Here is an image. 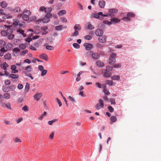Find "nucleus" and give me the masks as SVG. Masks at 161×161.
Returning a JSON list of instances; mask_svg holds the SVG:
<instances>
[{
	"instance_id": "f257e3e1",
	"label": "nucleus",
	"mask_w": 161,
	"mask_h": 161,
	"mask_svg": "<svg viewBox=\"0 0 161 161\" xmlns=\"http://www.w3.org/2000/svg\"><path fill=\"white\" fill-rule=\"evenodd\" d=\"M31 14V12L28 10H24L22 14L19 15L20 17H22L23 19L25 21H28L30 19V15Z\"/></svg>"
},
{
	"instance_id": "f03ea898",
	"label": "nucleus",
	"mask_w": 161,
	"mask_h": 161,
	"mask_svg": "<svg viewBox=\"0 0 161 161\" xmlns=\"http://www.w3.org/2000/svg\"><path fill=\"white\" fill-rule=\"evenodd\" d=\"M135 17V14L133 13L129 12L127 13L126 16L122 18V20L125 21H130V18H133Z\"/></svg>"
},
{
	"instance_id": "7ed1b4c3",
	"label": "nucleus",
	"mask_w": 161,
	"mask_h": 161,
	"mask_svg": "<svg viewBox=\"0 0 161 161\" xmlns=\"http://www.w3.org/2000/svg\"><path fill=\"white\" fill-rule=\"evenodd\" d=\"M103 13L99 12L98 13H94L91 15L92 18H95L100 19H102Z\"/></svg>"
},
{
	"instance_id": "20e7f679",
	"label": "nucleus",
	"mask_w": 161,
	"mask_h": 161,
	"mask_svg": "<svg viewBox=\"0 0 161 161\" xmlns=\"http://www.w3.org/2000/svg\"><path fill=\"white\" fill-rule=\"evenodd\" d=\"M116 54L114 53H112L110 55L109 58V63L110 65H112L114 64V63L115 62V57Z\"/></svg>"
},
{
	"instance_id": "39448f33",
	"label": "nucleus",
	"mask_w": 161,
	"mask_h": 161,
	"mask_svg": "<svg viewBox=\"0 0 161 161\" xmlns=\"http://www.w3.org/2000/svg\"><path fill=\"white\" fill-rule=\"evenodd\" d=\"M52 16V14H47L44 18L42 19V22L44 23H48L50 20V18Z\"/></svg>"
},
{
	"instance_id": "423d86ee",
	"label": "nucleus",
	"mask_w": 161,
	"mask_h": 161,
	"mask_svg": "<svg viewBox=\"0 0 161 161\" xmlns=\"http://www.w3.org/2000/svg\"><path fill=\"white\" fill-rule=\"evenodd\" d=\"M104 107L103 102L102 99H100L98 103L95 106V108L97 110H99Z\"/></svg>"
},
{
	"instance_id": "0eeeda50",
	"label": "nucleus",
	"mask_w": 161,
	"mask_h": 161,
	"mask_svg": "<svg viewBox=\"0 0 161 161\" xmlns=\"http://www.w3.org/2000/svg\"><path fill=\"white\" fill-rule=\"evenodd\" d=\"M120 19H118L116 18H113L110 21H105L107 22L108 24L109 25L112 24H115L116 23H118L120 21Z\"/></svg>"
},
{
	"instance_id": "6e6552de",
	"label": "nucleus",
	"mask_w": 161,
	"mask_h": 161,
	"mask_svg": "<svg viewBox=\"0 0 161 161\" xmlns=\"http://www.w3.org/2000/svg\"><path fill=\"white\" fill-rule=\"evenodd\" d=\"M4 28L5 29L7 28V32H8V35L11 34L13 32V30L11 28V27L10 26L5 25H4Z\"/></svg>"
},
{
	"instance_id": "1a4fd4ad",
	"label": "nucleus",
	"mask_w": 161,
	"mask_h": 161,
	"mask_svg": "<svg viewBox=\"0 0 161 161\" xmlns=\"http://www.w3.org/2000/svg\"><path fill=\"white\" fill-rule=\"evenodd\" d=\"M106 36L105 35H101L99 37L98 40L100 42L104 43L106 41Z\"/></svg>"
},
{
	"instance_id": "9d476101",
	"label": "nucleus",
	"mask_w": 161,
	"mask_h": 161,
	"mask_svg": "<svg viewBox=\"0 0 161 161\" xmlns=\"http://www.w3.org/2000/svg\"><path fill=\"white\" fill-rule=\"evenodd\" d=\"M30 20L35 21L36 24H39L41 22V20L40 19H37V18L35 16L31 17L30 18Z\"/></svg>"
},
{
	"instance_id": "9b49d317",
	"label": "nucleus",
	"mask_w": 161,
	"mask_h": 161,
	"mask_svg": "<svg viewBox=\"0 0 161 161\" xmlns=\"http://www.w3.org/2000/svg\"><path fill=\"white\" fill-rule=\"evenodd\" d=\"M84 46L85 47V48L87 50H91L93 47L92 45V44L89 43H85L84 44Z\"/></svg>"
},
{
	"instance_id": "f8f14e48",
	"label": "nucleus",
	"mask_w": 161,
	"mask_h": 161,
	"mask_svg": "<svg viewBox=\"0 0 161 161\" xmlns=\"http://www.w3.org/2000/svg\"><path fill=\"white\" fill-rule=\"evenodd\" d=\"M42 96V93H40L34 95L33 96L34 99L36 101H39Z\"/></svg>"
},
{
	"instance_id": "ddd939ff",
	"label": "nucleus",
	"mask_w": 161,
	"mask_h": 161,
	"mask_svg": "<svg viewBox=\"0 0 161 161\" xmlns=\"http://www.w3.org/2000/svg\"><path fill=\"white\" fill-rule=\"evenodd\" d=\"M103 33V31L101 29H97L95 31V34L96 35L99 36H100L101 35H102Z\"/></svg>"
},
{
	"instance_id": "4468645a",
	"label": "nucleus",
	"mask_w": 161,
	"mask_h": 161,
	"mask_svg": "<svg viewBox=\"0 0 161 161\" xmlns=\"http://www.w3.org/2000/svg\"><path fill=\"white\" fill-rule=\"evenodd\" d=\"M10 77L12 79H14L13 81H16L17 79L19 78V75H15L13 74H10L9 75Z\"/></svg>"
},
{
	"instance_id": "2eb2a0df",
	"label": "nucleus",
	"mask_w": 161,
	"mask_h": 161,
	"mask_svg": "<svg viewBox=\"0 0 161 161\" xmlns=\"http://www.w3.org/2000/svg\"><path fill=\"white\" fill-rule=\"evenodd\" d=\"M41 30L43 31L42 34L43 35H46L47 33V30L48 29V27L47 26H43L41 27Z\"/></svg>"
},
{
	"instance_id": "dca6fc26",
	"label": "nucleus",
	"mask_w": 161,
	"mask_h": 161,
	"mask_svg": "<svg viewBox=\"0 0 161 161\" xmlns=\"http://www.w3.org/2000/svg\"><path fill=\"white\" fill-rule=\"evenodd\" d=\"M11 69L12 73H16L18 72V70L16 69V67L14 65H11Z\"/></svg>"
},
{
	"instance_id": "f3484780",
	"label": "nucleus",
	"mask_w": 161,
	"mask_h": 161,
	"mask_svg": "<svg viewBox=\"0 0 161 161\" xmlns=\"http://www.w3.org/2000/svg\"><path fill=\"white\" fill-rule=\"evenodd\" d=\"M99 6L100 8H103L105 5V2L104 1H100L99 2Z\"/></svg>"
},
{
	"instance_id": "a211bd4d",
	"label": "nucleus",
	"mask_w": 161,
	"mask_h": 161,
	"mask_svg": "<svg viewBox=\"0 0 161 161\" xmlns=\"http://www.w3.org/2000/svg\"><path fill=\"white\" fill-rule=\"evenodd\" d=\"M112 75L111 72L108 71H105L103 72V75L105 77H110Z\"/></svg>"
},
{
	"instance_id": "6ab92c4d",
	"label": "nucleus",
	"mask_w": 161,
	"mask_h": 161,
	"mask_svg": "<svg viewBox=\"0 0 161 161\" xmlns=\"http://www.w3.org/2000/svg\"><path fill=\"white\" fill-rule=\"evenodd\" d=\"M39 58L41 59H43L46 60H47L48 59L47 56V55L45 53H43L40 55Z\"/></svg>"
},
{
	"instance_id": "aec40b11",
	"label": "nucleus",
	"mask_w": 161,
	"mask_h": 161,
	"mask_svg": "<svg viewBox=\"0 0 161 161\" xmlns=\"http://www.w3.org/2000/svg\"><path fill=\"white\" fill-rule=\"evenodd\" d=\"M96 64L99 67H103L104 66V63L100 61L96 62Z\"/></svg>"
},
{
	"instance_id": "412c9836",
	"label": "nucleus",
	"mask_w": 161,
	"mask_h": 161,
	"mask_svg": "<svg viewBox=\"0 0 161 161\" xmlns=\"http://www.w3.org/2000/svg\"><path fill=\"white\" fill-rule=\"evenodd\" d=\"M58 121V120L57 119H53L51 120L48 121L47 124L50 125H52L54 123Z\"/></svg>"
},
{
	"instance_id": "4be33fe9",
	"label": "nucleus",
	"mask_w": 161,
	"mask_h": 161,
	"mask_svg": "<svg viewBox=\"0 0 161 161\" xmlns=\"http://www.w3.org/2000/svg\"><path fill=\"white\" fill-rule=\"evenodd\" d=\"M99 55L97 53H93L92 54V57L94 59H98L99 58Z\"/></svg>"
},
{
	"instance_id": "5701e85b",
	"label": "nucleus",
	"mask_w": 161,
	"mask_h": 161,
	"mask_svg": "<svg viewBox=\"0 0 161 161\" xmlns=\"http://www.w3.org/2000/svg\"><path fill=\"white\" fill-rule=\"evenodd\" d=\"M6 44L5 42L3 40L0 41V47L1 48H5L4 46Z\"/></svg>"
},
{
	"instance_id": "b1692460",
	"label": "nucleus",
	"mask_w": 161,
	"mask_h": 161,
	"mask_svg": "<svg viewBox=\"0 0 161 161\" xmlns=\"http://www.w3.org/2000/svg\"><path fill=\"white\" fill-rule=\"evenodd\" d=\"M13 11L14 13L19 12L21 11V8L20 7H16L13 9Z\"/></svg>"
},
{
	"instance_id": "393cba45",
	"label": "nucleus",
	"mask_w": 161,
	"mask_h": 161,
	"mask_svg": "<svg viewBox=\"0 0 161 161\" xmlns=\"http://www.w3.org/2000/svg\"><path fill=\"white\" fill-rule=\"evenodd\" d=\"M74 29L75 31H80L81 29V27L80 24H76L74 27Z\"/></svg>"
},
{
	"instance_id": "a878e982",
	"label": "nucleus",
	"mask_w": 161,
	"mask_h": 161,
	"mask_svg": "<svg viewBox=\"0 0 161 161\" xmlns=\"http://www.w3.org/2000/svg\"><path fill=\"white\" fill-rule=\"evenodd\" d=\"M12 47L11 44L8 43L5 47V50H7V51L11 49Z\"/></svg>"
},
{
	"instance_id": "bb28decb",
	"label": "nucleus",
	"mask_w": 161,
	"mask_h": 161,
	"mask_svg": "<svg viewBox=\"0 0 161 161\" xmlns=\"http://www.w3.org/2000/svg\"><path fill=\"white\" fill-rule=\"evenodd\" d=\"M17 32L21 34L24 37H26V36L25 34L24 33V31L21 29H19L17 31Z\"/></svg>"
},
{
	"instance_id": "cd10ccee",
	"label": "nucleus",
	"mask_w": 161,
	"mask_h": 161,
	"mask_svg": "<svg viewBox=\"0 0 161 161\" xmlns=\"http://www.w3.org/2000/svg\"><path fill=\"white\" fill-rule=\"evenodd\" d=\"M8 66V64L6 62H4L3 64V69L5 71H7V68Z\"/></svg>"
},
{
	"instance_id": "c85d7f7f",
	"label": "nucleus",
	"mask_w": 161,
	"mask_h": 161,
	"mask_svg": "<svg viewBox=\"0 0 161 161\" xmlns=\"http://www.w3.org/2000/svg\"><path fill=\"white\" fill-rule=\"evenodd\" d=\"M66 11L65 10H62L60 11L58 13V14L59 16H61L65 14H66Z\"/></svg>"
},
{
	"instance_id": "c756f323",
	"label": "nucleus",
	"mask_w": 161,
	"mask_h": 161,
	"mask_svg": "<svg viewBox=\"0 0 161 161\" xmlns=\"http://www.w3.org/2000/svg\"><path fill=\"white\" fill-rule=\"evenodd\" d=\"M7 51V50H5V48H1L0 50V56H3L5 52Z\"/></svg>"
},
{
	"instance_id": "7c9ffc66",
	"label": "nucleus",
	"mask_w": 161,
	"mask_h": 161,
	"mask_svg": "<svg viewBox=\"0 0 161 161\" xmlns=\"http://www.w3.org/2000/svg\"><path fill=\"white\" fill-rule=\"evenodd\" d=\"M2 106L3 107H6L8 109H9L10 110L12 109V108L10 107L11 105L9 103L8 104H6L5 103H2Z\"/></svg>"
},
{
	"instance_id": "2f4dec72",
	"label": "nucleus",
	"mask_w": 161,
	"mask_h": 161,
	"mask_svg": "<svg viewBox=\"0 0 161 161\" xmlns=\"http://www.w3.org/2000/svg\"><path fill=\"white\" fill-rule=\"evenodd\" d=\"M0 5L3 8H5L7 6L8 4L5 2L3 1L1 2Z\"/></svg>"
},
{
	"instance_id": "473e14b6",
	"label": "nucleus",
	"mask_w": 161,
	"mask_h": 161,
	"mask_svg": "<svg viewBox=\"0 0 161 161\" xmlns=\"http://www.w3.org/2000/svg\"><path fill=\"white\" fill-rule=\"evenodd\" d=\"M19 47L20 49L23 50L26 48V45L25 44H20L19 45Z\"/></svg>"
},
{
	"instance_id": "72a5a7b5",
	"label": "nucleus",
	"mask_w": 161,
	"mask_h": 161,
	"mask_svg": "<svg viewBox=\"0 0 161 161\" xmlns=\"http://www.w3.org/2000/svg\"><path fill=\"white\" fill-rule=\"evenodd\" d=\"M4 98L6 99H8L10 98V94L7 92L3 94Z\"/></svg>"
},
{
	"instance_id": "f704fd0d",
	"label": "nucleus",
	"mask_w": 161,
	"mask_h": 161,
	"mask_svg": "<svg viewBox=\"0 0 161 161\" xmlns=\"http://www.w3.org/2000/svg\"><path fill=\"white\" fill-rule=\"evenodd\" d=\"M4 57L5 59L10 60L11 59V54L8 53L4 55Z\"/></svg>"
},
{
	"instance_id": "c9c22d12",
	"label": "nucleus",
	"mask_w": 161,
	"mask_h": 161,
	"mask_svg": "<svg viewBox=\"0 0 161 161\" xmlns=\"http://www.w3.org/2000/svg\"><path fill=\"white\" fill-rule=\"evenodd\" d=\"M30 88V84L28 83H26V84L25 88V91L26 92H27Z\"/></svg>"
},
{
	"instance_id": "e433bc0d",
	"label": "nucleus",
	"mask_w": 161,
	"mask_h": 161,
	"mask_svg": "<svg viewBox=\"0 0 161 161\" xmlns=\"http://www.w3.org/2000/svg\"><path fill=\"white\" fill-rule=\"evenodd\" d=\"M19 23V21L17 19L14 20V22L13 23V25L14 26H17L18 25Z\"/></svg>"
},
{
	"instance_id": "4c0bfd02",
	"label": "nucleus",
	"mask_w": 161,
	"mask_h": 161,
	"mask_svg": "<svg viewBox=\"0 0 161 161\" xmlns=\"http://www.w3.org/2000/svg\"><path fill=\"white\" fill-rule=\"evenodd\" d=\"M112 79L113 80H118L119 79L120 77L118 75H114L112 76L111 77Z\"/></svg>"
},
{
	"instance_id": "58836bf2",
	"label": "nucleus",
	"mask_w": 161,
	"mask_h": 161,
	"mask_svg": "<svg viewBox=\"0 0 161 161\" xmlns=\"http://www.w3.org/2000/svg\"><path fill=\"white\" fill-rule=\"evenodd\" d=\"M46 9V8L44 6H42L40 8L39 10L41 12H43L44 11L45 12V13H47V11Z\"/></svg>"
},
{
	"instance_id": "ea45409f",
	"label": "nucleus",
	"mask_w": 161,
	"mask_h": 161,
	"mask_svg": "<svg viewBox=\"0 0 161 161\" xmlns=\"http://www.w3.org/2000/svg\"><path fill=\"white\" fill-rule=\"evenodd\" d=\"M63 28V26L62 25H59L58 26H56L55 27V30L57 31H61L62 30Z\"/></svg>"
},
{
	"instance_id": "a19ab883",
	"label": "nucleus",
	"mask_w": 161,
	"mask_h": 161,
	"mask_svg": "<svg viewBox=\"0 0 161 161\" xmlns=\"http://www.w3.org/2000/svg\"><path fill=\"white\" fill-rule=\"evenodd\" d=\"M47 113L46 112H44L43 114H42L39 118L38 119L39 120H42L44 117V116L46 115Z\"/></svg>"
},
{
	"instance_id": "79ce46f5",
	"label": "nucleus",
	"mask_w": 161,
	"mask_h": 161,
	"mask_svg": "<svg viewBox=\"0 0 161 161\" xmlns=\"http://www.w3.org/2000/svg\"><path fill=\"white\" fill-rule=\"evenodd\" d=\"M9 87L6 86H3L2 87V90L4 92H7L9 90Z\"/></svg>"
},
{
	"instance_id": "37998d69",
	"label": "nucleus",
	"mask_w": 161,
	"mask_h": 161,
	"mask_svg": "<svg viewBox=\"0 0 161 161\" xmlns=\"http://www.w3.org/2000/svg\"><path fill=\"white\" fill-rule=\"evenodd\" d=\"M1 34L3 36H6L8 35V32L5 31H2L1 32Z\"/></svg>"
},
{
	"instance_id": "c03bdc74",
	"label": "nucleus",
	"mask_w": 161,
	"mask_h": 161,
	"mask_svg": "<svg viewBox=\"0 0 161 161\" xmlns=\"http://www.w3.org/2000/svg\"><path fill=\"white\" fill-rule=\"evenodd\" d=\"M113 69V67L110 66H107L106 67L105 71H108L110 72Z\"/></svg>"
},
{
	"instance_id": "a18cd8bd",
	"label": "nucleus",
	"mask_w": 161,
	"mask_h": 161,
	"mask_svg": "<svg viewBox=\"0 0 161 161\" xmlns=\"http://www.w3.org/2000/svg\"><path fill=\"white\" fill-rule=\"evenodd\" d=\"M25 70L27 72H31L32 70V68L31 66H28L26 67Z\"/></svg>"
},
{
	"instance_id": "49530a36",
	"label": "nucleus",
	"mask_w": 161,
	"mask_h": 161,
	"mask_svg": "<svg viewBox=\"0 0 161 161\" xmlns=\"http://www.w3.org/2000/svg\"><path fill=\"white\" fill-rule=\"evenodd\" d=\"M103 92L104 94L106 95H108L110 93L109 92L108 90L106 88H104L103 89Z\"/></svg>"
},
{
	"instance_id": "de8ad7c7",
	"label": "nucleus",
	"mask_w": 161,
	"mask_h": 161,
	"mask_svg": "<svg viewBox=\"0 0 161 161\" xmlns=\"http://www.w3.org/2000/svg\"><path fill=\"white\" fill-rule=\"evenodd\" d=\"M106 83L108 85H111V86L114 85V84H113V81L111 80H107L106 81Z\"/></svg>"
},
{
	"instance_id": "09e8293b",
	"label": "nucleus",
	"mask_w": 161,
	"mask_h": 161,
	"mask_svg": "<svg viewBox=\"0 0 161 161\" xmlns=\"http://www.w3.org/2000/svg\"><path fill=\"white\" fill-rule=\"evenodd\" d=\"M14 35L12 34H8V38L9 40H12L14 38Z\"/></svg>"
},
{
	"instance_id": "8fccbe9b",
	"label": "nucleus",
	"mask_w": 161,
	"mask_h": 161,
	"mask_svg": "<svg viewBox=\"0 0 161 161\" xmlns=\"http://www.w3.org/2000/svg\"><path fill=\"white\" fill-rule=\"evenodd\" d=\"M22 110L25 112H27L29 110L28 106L27 105H25L22 108Z\"/></svg>"
},
{
	"instance_id": "3c124183",
	"label": "nucleus",
	"mask_w": 161,
	"mask_h": 161,
	"mask_svg": "<svg viewBox=\"0 0 161 161\" xmlns=\"http://www.w3.org/2000/svg\"><path fill=\"white\" fill-rule=\"evenodd\" d=\"M9 75V73L7 71H5L4 74H3L2 72L0 73V75L1 76H8Z\"/></svg>"
},
{
	"instance_id": "603ef678",
	"label": "nucleus",
	"mask_w": 161,
	"mask_h": 161,
	"mask_svg": "<svg viewBox=\"0 0 161 161\" xmlns=\"http://www.w3.org/2000/svg\"><path fill=\"white\" fill-rule=\"evenodd\" d=\"M12 18V16L11 15H5L2 17V19H9Z\"/></svg>"
},
{
	"instance_id": "864d4df0",
	"label": "nucleus",
	"mask_w": 161,
	"mask_h": 161,
	"mask_svg": "<svg viewBox=\"0 0 161 161\" xmlns=\"http://www.w3.org/2000/svg\"><path fill=\"white\" fill-rule=\"evenodd\" d=\"M87 28L89 30H92L94 28V27L92 25L89 23L87 25Z\"/></svg>"
},
{
	"instance_id": "5fc2aeb1",
	"label": "nucleus",
	"mask_w": 161,
	"mask_h": 161,
	"mask_svg": "<svg viewBox=\"0 0 161 161\" xmlns=\"http://www.w3.org/2000/svg\"><path fill=\"white\" fill-rule=\"evenodd\" d=\"M73 46L75 48L78 49L80 48V45L77 43H74L73 44Z\"/></svg>"
},
{
	"instance_id": "6e6d98bb",
	"label": "nucleus",
	"mask_w": 161,
	"mask_h": 161,
	"mask_svg": "<svg viewBox=\"0 0 161 161\" xmlns=\"http://www.w3.org/2000/svg\"><path fill=\"white\" fill-rule=\"evenodd\" d=\"M117 118L114 116H112L111 117V120L113 122H115L116 121Z\"/></svg>"
},
{
	"instance_id": "4d7b16f0",
	"label": "nucleus",
	"mask_w": 161,
	"mask_h": 161,
	"mask_svg": "<svg viewBox=\"0 0 161 161\" xmlns=\"http://www.w3.org/2000/svg\"><path fill=\"white\" fill-rule=\"evenodd\" d=\"M68 98L69 100L71 102H74V103H75L76 102V101H75V100L74 99V98H73L72 97L70 96H69L68 97Z\"/></svg>"
},
{
	"instance_id": "13d9d810",
	"label": "nucleus",
	"mask_w": 161,
	"mask_h": 161,
	"mask_svg": "<svg viewBox=\"0 0 161 161\" xmlns=\"http://www.w3.org/2000/svg\"><path fill=\"white\" fill-rule=\"evenodd\" d=\"M20 51V49H19L18 47H15L13 50V52L15 53H17L18 52Z\"/></svg>"
},
{
	"instance_id": "bf43d9fd",
	"label": "nucleus",
	"mask_w": 161,
	"mask_h": 161,
	"mask_svg": "<svg viewBox=\"0 0 161 161\" xmlns=\"http://www.w3.org/2000/svg\"><path fill=\"white\" fill-rule=\"evenodd\" d=\"M110 101L111 104H115L116 103L114 99L113 98H111L110 99Z\"/></svg>"
},
{
	"instance_id": "052dcab7",
	"label": "nucleus",
	"mask_w": 161,
	"mask_h": 161,
	"mask_svg": "<svg viewBox=\"0 0 161 161\" xmlns=\"http://www.w3.org/2000/svg\"><path fill=\"white\" fill-rule=\"evenodd\" d=\"M28 52V51L27 50H25L21 52L20 54L21 55H24L25 54L27 53Z\"/></svg>"
},
{
	"instance_id": "680f3d73",
	"label": "nucleus",
	"mask_w": 161,
	"mask_h": 161,
	"mask_svg": "<svg viewBox=\"0 0 161 161\" xmlns=\"http://www.w3.org/2000/svg\"><path fill=\"white\" fill-rule=\"evenodd\" d=\"M47 70L45 69L42 71L41 74V76H44L47 74Z\"/></svg>"
},
{
	"instance_id": "e2e57ef3",
	"label": "nucleus",
	"mask_w": 161,
	"mask_h": 161,
	"mask_svg": "<svg viewBox=\"0 0 161 161\" xmlns=\"http://www.w3.org/2000/svg\"><path fill=\"white\" fill-rule=\"evenodd\" d=\"M55 133L54 132H52L51 134L50 135L49 137L50 139H52L53 138L54 136V135Z\"/></svg>"
},
{
	"instance_id": "0e129e2a",
	"label": "nucleus",
	"mask_w": 161,
	"mask_h": 161,
	"mask_svg": "<svg viewBox=\"0 0 161 161\" xmlns=\"http://www.w3.org/2000/svg\"><path fill=\"white\" fill-rule=\"evenodd\" d=\"M117 11L115 9H109V12L110 13H114Z\"/></svg>"
},
{
	"instance_id": "69168bd1",
	"label": "nucleus",
	"mask_w": 161,
	"mask_h": 161,
	"mask_svg": "<svg viewBox=\"0 0 161 161\" xmlns=\"http://www.w3.org/2000/svg\"><path fill=\"white\" fill-rule=\"evenodd\" d=\"M14 141L15 142L17 143L18 142H21V140L19 138L16 137L14 139Z\"/></svg>"
},
{
	"instance_id": "338daca9",
	"label": "nucleus",
	"mask_w": 161,
	"mask_h": 161,
	"mask_svg": "<svg viewBox=\"0 0 161 161\" xmlns=\"http://www.w3.org/2000/svg\"><path fill=\"white\" fill-rule=\"evenodd\" d=\"M121 66V64L120 63H118L115 64L114 65V67L116 68H119Z\"/></svg>"
},
{
	"instance_id": "774afa93",
	"label": "nucleus",
	"mask_w": 161,
	"mask_h": 161,
	"mask_svg": "<svg viewBox=\"0 0 161 161\" xmlns=\"http://www.w3.org/2000/svg\"><path fill=\"white\" fill-rule=\"evenodd\" d=\"M108 109L110 112H113L114 111V109L110 106H108Z\"/></svg>"
}]
</instances>
